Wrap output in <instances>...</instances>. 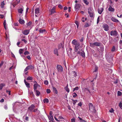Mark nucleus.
<instances>
[{"label":"nucleus","mask_w":122,"mask_h":122,"mask_svg":"<svg viewBox=\"0 0 122 122\" xmlns=\"http://www.w3.org/2000/svg\"><path fill=\"white\" fill-rule=\"evenodd\" d=\"M53 92L55 93L56 94L58 92L56 88L55 87H53Z\"/></svg>","instance_id":"nucleus-25"},{"label":"nucleus","mask_w":122,"mask_h":122,"mask_svg":"<svg viewBox=\"0 0 122 122\" xmlns=\"http://www.w3.org/2000/svg\"><path fill=\"white\" fill-rule=\"evenodd\" d=\"M23 8H20L18 10V13L20 14V15L21 16L23 15Z\"/></svg>","instance_id":"nucleus-10"},{"label":"nucleus","mask_w":122,"mask_h":122,"mask_svg":"<svg viewBox=\"0 0 122 122\" xmlns=\"http://www.w3.org/2000/svg\"><path fill=\"white\" fill-rule=\"evenodd\" d=\"M23 49H20V50H19V52L20 54V55H21V54L23 53L22 51H23Z\"/></svg>","instance_id":"nucleus-49"},{"label":"nucleus","mask_w":122,"mask_h":122,"mask_svg":"<svg viewBox=\"0 0 122 122\" xmlns=\"http://www.w3.org/2000/svg\"><path fill=\"white\" fill-rule=\"evenodd\" d=\"M72 43L74 45H75L79 42H78L76 40H74L72 41Z\"/></svg>","instance_id":"nucleus-17"},{"label":"nucleus","mask_w":122,"mask_h":122,"mask_svg":"<svg viewBox=\"0 0 122 122\" xmlns=\"http://www.w3.org/2000/svg\"><path fill=\"white\" fill-rule=\"evenodd\" d=\"M29 32L30 30H25L23 31L22 32L24 35H26L29 34Z\"/></svg>","instance_id":"nucleus-9"},{"label":"nucleus","mask_w":122,"mask_h":122,"mask_svg":"<svg viewBox=\"0 0 122 122\" xmlns=\"http://www.w3.org/2000/svg\"><path fill=\"white\" fill-rule=\"evenodd\" d=\"M103 10V8H98V12L99 14H101Z\"/></svg>","instance_id":"nucleus-15"},{"label":"nucleus","mask_w":122,"mask_h":122,"mask_svg":"<svg viewBox=\"0 0 122 122\" xmlns=\"http://www.w3.org/2000/svg\"><path fill=\"white\" fill-rule=\"evenodd\" d=\"M88 10V12L90 17L91 18H94V10L93 8H89Z\"/></svg>","instance_id":"nucleus-1"},{"label":"nucleus","mask_w":122,"mask_h":122,"mask_svg":"<svg viewBox=\"0 0 122 122\" xmlns=\"http://www.w3.org/2000/svg\"><path fill=\"white\" fill-rule=\"evenodd\" d=\"M56 69L58 72H61L63 71V68L60 65H57L56 66Z\"/></svg>","instance_id":"nucleus-2"},{"label":"nucleus","mask_w":122,"mask_h":122,"mask_svg":"<svg viewBox=\"0 0 122 122\" xmlns=\"http://www.w3.org/2000/svg\"><path fill=\"white\" fill-rule=\"evenodd\" d=\"M81 5L79 4H77L76 5V6L75 8H80V7Z\"/></svg>","instance_id":"nucleus-46"},{"label":"nucleus","mask_w":122,"mask_h":122,"mask_svg":"<svg viewBox=\"0 0 122 122\" xmlns=\"http://www.w3.org/2000/svg\"><path fill=\"white\" fill-rule=\"evenodd\" d=\"M102 27L105 31H107L109 30V27L107 24H104L102 25Z\"/></svg>","instance_id":"nucleus-3"},{"label":"nucleus","mask_w":122,"mask_h":122,"mask_svg":"<svg viewBox=\"0 0 122 122\" xmlns=\"http://www.w3.org/2000/svg\"><path fill=\"white\" fill-rule=\"evenodd\" d=\"M54 20H53V19H52L51 20V19H49L48 20V21L50 23H52Z\"/></svg>","instance_id":"nucleus-60"},{"label":"nucleus","mask_w":122,"mask_h":122,"mask_svg":"<svg viewBox=\"0 0 122 122\" xmlns=\"http://www.w3.org/2000/svg\"><path fill=\"white\" fill-rule=\"evenodd\" d=\"M37 87H40V86L38 84H34L33 86V88L34 90H36Z\"/></svg>","instance_id":"nucleus-11"},{"label":"nucleus","mask_w":122,"mask_h":122,"mask_svg":"<svg viewBox=\"0 0 122 122\" xmlns=\"http://www.w3.org/2000/svg\"><path fill=\"white\" fill-rule=\"evenodd\" d=\"M50 12L51 13V14H54V13H55V8H52L51 10H50Z\"/></svg>","instance_id":"nucleus-16"},{"label":"nucleus","mask_w":122,"mask_h":122,"mask_svg":"<svg viewBox=\"0 0 122 122\" xmlns=\"http://www.w3.org/2000/svg\"><path fill=\"white\" fill-rule=\"evenodd\" d=\"M24 82L26 87L28 88H29L30 87L29 83L26 82L25 79L24 80Z\"/></svg>","instance_id":"nucleus-19"},{"label":"nucleus","mask_w":122,"mask_h":122,"mask_svg":"<svg viewBox=\"0 0 122 122\" xmlns=\"http://www.w3.org/2000/svg\"><path fill=\"white\" fill-rule=\"evenodd\" d=\"M35 92H36V95L37 96H40V92L38 90H34Z\"/></svg>","instance_id":"nucleus-24"},{"label":"nucleus","mask_w":122,"mask_h":122,"mask_svg":"<svg viewBox=\"0 0 122 122\" xmlns=\"http://www.w3.org/2000/svg\"><path fill=\"white\" fill-rule=\"evenodd\" d=\"M73 96L74 98H75L77 96V95L76 92H74L73 93Z\"/></svg>","instance_id":"nucleus-43"},{"label":"nucleus","mask_w":122,"mask_h":122,"mask_svg":"<svg viewBox=\"0 0 122 122\" xmlns=\"http://www.w3.org/2000/svg\"><path fill=\"white\" fill-rule=\"evenodd\" d=\"M5 4L4 3V1H3V2H2L1 4V8H3L4 5Z\"/></svg>","instance_id":"nucleus-34"},{"label":"nucleus","mask_w":122,"mask_h":122,"mask_svg":"<svg viewBox=\"0 0 122 122\" xmlns=\"http://www.w3.org/2000/svg\"><path fill=\"white\" fill-rule=\"evenodd\" d=\"M120 48H122V41H120Z\"/></svg>","instance_id":"nucleus-55"},{"label":"nucleus","mask_w":122,"mask_h":122,"mask_svg":"<svg viewBox=\"0 0 122 122\" xmlns=\"http://www.w3.org/2000/svg\"><path fill=\"white\" fill-rule=\"evenodd\" d=\"M108 10L109 11L113 12L115 10L114 8H108Z\"/></svg>","instance_id":"nucleus-40"},{"label":"nucleus","mask_w":122,"mask_h":122,"mask_svg":"<svg viewBox=\"0 0 122 122\" xmlns=\"http://www.w3.org/2000/svg\"><path fill=\"white\" fill-rule=\"evenodd\" d=\"M19 22L20 24H22L24 23L25 21L24 20L20 19L19 20Z\"/></svg>","instance_id":"nucleus-30"},{"label":"nucleus","mask_w":122,"mask_h":122,"mask_svg":"<svg viewBox=\"0 0 122 122\" xmlns=\"http://www.w3.org/2000/svg\"><path fill=\"white\" fill-rule=\"evenodd\" d=\"M81 54L82 56L83 57L85 56V53L84 51H82L81 53Z\"/></svg>","instance_id":"nucleus-41"},{"label":"nucleus","mask_w":122,"mask_h":122,"mask_svg":"<svg viewBox=\"0 0 122 122\" xmlns=\"http://www.w3.org/2000/svg\"><path fill=\"white\" fill-rule=\"evenodd\" d=\"M83 1L86 5H88L89 4V2L87 1V0H83Z\"/></svg>","instance_id":"nucleus-38"},{"label":"nucleus","mask_w":122,"mask_h":122,"mask_svg":"<svg viewBox=\"0 0 122 122\" xmlns=\"http://www.w3.org/2000/svg\"><path fill=\"white\" fill-rule=\"evenodd\" d=\"M65 15L66 16V18H68L69 17V15L68 14H65Z\"/></svg>","instance_id":"nucleus-64"},{"label":"nucleus","mask_w":122,"mask_h":122,"mask_svg":"<svg viewBox=\"0 0 122 122\" xmlns=\"http://www.w3.org/2000/svg\"><path fill=\"white\" fill-rule=\"evenodd\" d=\"M92 54L93 56L95 57H98L99 56L98 52L96 51L93 50L92 51Z\"/></svg>","instance_id":"nucleus-5"},{"label":"nucleus","mask_w":122,"mask_h":122,"mask_svg":"<svg viewBox=\"0 0 122 122\" xmlns=\"http://www.w3.org/2000/svg\"><path fill=\"white\" fill-rule=\"evenodd\" d=\"M5 86L4 84L2 83L0 84V89L1 90L3 87Z\"/></svg>","instance_id":"nucleus-31"},{"label":"nucleus","mask_w":122,"mask_h":122,"mask_svg":"<svg viewBox=\"0 0 122 122\" xmlns=\"http://www.w3.org/2000/svg\"><path fill=\"white\" fill-rule=\"evenodd\" d=\"M71 100L73 102V104L74 105H75L76 103L77 102V100H74L72 99Z\"/></svg>","instance_id":"nucleus-36"},{"label":"nucleus","mask_w":122,"mask_h":122,"mask_svg":"<svg viewBox=\"0 0 122 122\" xmlns=\"http://www.w3.org/2000/svg\"><path fill=\"white\" fill-rule=\"evenodd\" d=\"M44 84L46 85H47L48 84V82L47 80H45L44 81Z\"/></svg>","instance_id":"nucleus-48"},{"label":"nucleus","mask_w":122,"mask_h":122,"mask_svg":"<svg viewBox=\"0 0 122 122\" xmlns=\"http://www.w3.org/2000/svg\"><path fill=\"white\" fill-rule=\"evenodd\" d=\"M109 111L110 112L112 113L114 112V110L112 108L111 109L109 110Z\"/></svg>","instance_id":"nucleus-53"},{"label":"nucleus","mask_w":122,"mask_h":122,"mask_svg":"<svg viewBox=\"0 0 122 122\" xmlns=\"http://www.w3.org/2000/svg\"><path fill=\"white\" fill-rule=\"evenodd\" d=\"M90 46L91 47H93L94 46H95L94 45V43H91L90 44Z\"/></svg>","instance_id":"nucleus-63"},{"label":"nucleus","mask_w":122,"mask_h":122,"mask_svg":"<svg viewBox=\"0 0 122 122\" xmlns=\"http://www.w3.org/2000/svg\"><path fill=\"white\" fill-rule=\"evenodd\" d=\"M35 13L36 14L35 15L36 16L38 15L39 13V8H36L35 10Z\"/></svg>","instance_id":"nucleus-12"},{"label":"nucleus","mask_w":122,"mask_h":122,"mask_svg":"<svg viewBox=\"0 0 122 122\" xmlns=\"http://www.w3.org/2000/svg\"><path fill=\"white\" fill-rule=\"evenodd\" d=\"M45 31V30L44 29H40L39 30V32L40 33H43Z\"/></svg>","instance_id":"nucleus-32"},{"label":"nucleus","mask_w":122,"mask_h":122,"mask_svg":"<svg viewBox=\"0 0 122 122\" xmlns=\"http://www.w3.org/2000/svg\"><path fill=\"white\" fill-rule=\"evenodd\" d=\"M29 69V68L27 66L25 69L24 71L25 72H26V71H27Z\"/></svg>","instance_id":"nucleus-56"},{"label":"nucleus","mask_w":122,"mask_h":122,"mask_svg":"<svg viewBox=\"0 0 122 122\" xmlns=\"http://www.w3.org/2000/svg\"><path fill=\"white\" fill-rule=\"evenodd\" d=\"M117 95L118 96H120L122 95V92L119 91H118L117 92Z\"/></svg>","instance_id":"nucleus-35"},{"label":"nucleus","mask_w":122,"mask_h":122,"mask_svg":"<svg viewBox=\"0 0 122 122\" xmlns=\"http://www.w3.org/2000/svg\"><path fill=\"white\" fill-rule=\"evenodd\" d=\"M33 78L32 77L30 76H29L28 77L27 79L28 80H32Z\"/></svg>","instance_id":"nucleus-37"},{"label":"nucleus","mask_w":122,"mask_h":122,"mask_svg":"<svg viewBox=\"0 0 122 122\" xmlns=\"http://www.w3.org/2000/svg\"><path fill=\"white\" fill-rule=\"evenodd\" d=\"M68 85H67L65 87V89L68 93H69V92L70 90L68 88Z\"/></svg>","instance_id":"nucleus-22"},{"label":"nucleus","mask_w":122,"mask_h":122,"mask_svg":"<svg viewBox=\"0 0 122 122\" xmlns=\"http://www.w3.org/2000/svg\"><path fill=\"white\" fill-rule=\"evenodd\" d=\"M58 120H59V121H60L62 120V119H63V118L61 116H59L58 117Z\"/></svg>","instance_id":"nucleus-47"},{"label":"nucleus","mask_w":122,"mask_h":122,"mask_svg":"<svg viewBox=\"0 0 122 122\" xmlns=\"http://www.w3.org/2000/svg\"><path fill=\"white\" fill-rule=\"evenodd\" d=\"M24 54L25 55H28V54H29V53L28 51H25L24 52Z\"/></svg>","instance_id":"nucleus-58"},{"label":"nucleus","mask_w":122,"mask_h":122,"mask_svg":"<svg viewBox=\"0 0 122 122\" xmlns=\"http://www.w3.org/2000/svg\"><path fill=\"white\" fill-rule=\"evenodd\" d=\"M4 15L2 14H0V17L2 19L4 18Z\"/></svg>","instance_id":"nucleus-59"},{"label":"nucleus","mask_w":122,"mask_h":122,"mask_svg":"<svg viewBox=\"0 0 122 122\" xmlns=\"http://www.w3.org/2000/svg\"><path fill=\"white\" fill-rule=\"evenodd\" d=\"M78 118L79 120L80 121V122H86L85 120H83L80 117H78Z\"/></svg>","instance_id":"nucleus-33"},{"label":"nucleus","mask_w":122,"mask_h":122,"mask_svg":"<svg viewBox=\"0 0 122 122\" xmlns=\"http://www.w3.org/2000/svg\"><path fill=\"white\" fill-rule=\"evenodd\" d=\"M3 24L4 28L5 30H6L7 28V26L6 25V23H3Z\"/></svg>","instance_id":"nucleus-45"},{"label":"nucleus","mask_w":122,"mask_h":122,"mask_svg":"<svg viewBox=\"0 0 122 122\" xmlns=\"http://www.w3.org/2000/svg\"><path fill=\"white\" fill-rule=\"evenodd\" d=\"M73 74L74 76H76V73L75 71H73Z\"/></svg>","instance_id":"nucleus-62"},{"label":"nucleus","mask_w":122,"mask_h":122,"mask_svg":"<svg viewBox=\"0 0 122 122\" xmlns=\"http://www.w3.org/2000/svg\"><path fill=\"white\" fill-rule=\"evenodd\" d=\"M43 102L45 103H47L49 102V100L48 99L46 98L43 100Z\"/></svg>","instance_id":"nucleus-23"},{"label":"nucleus","mask_w":122,"mask_h":122,"mask_svg":"<svg viewBox=\"0 0 122 122\" xmlns=\"http://www.w3.org/2000/svg\"><path fill=\"white\" fill-rule=\"evenodd\" d=\"M116 49L115 47L114 46H113L111 50V51H114Z\"/></svg>","instance_id":"nucleus-44"},{"label":"nucleus","mask_w":122,"mask_h":122,"mask_svg":"<svg viewBox=\"0 0 122 122\" xmlns=\"http://www.w3.org/2000/svg\"><path fill=\"white\" fill-rule=\"evenodd\" d=\"M46 23L44 22V21H42V22H41L39 24V26L41 28H43L45 27V25Z\"/></svg>","instance_id":"nucleus-6"},{"label":"nucleus","mask_w":122,"mask_h":122,"mask_svg":"<svg viewBox=\"0 0 122 122\" xmlns=\"http://www.w3.org/2000/svg\"><path fill=\"white\" fill-rule=\"evenodd\" d=\"M85 90L86 91L88 92H89V93H90V94L91 95V92L87 88H85Z\"/></svg>","instance_id":"nucleus-42"},{"label":"nucleus","mask_w":122,"mask_h":122,"mask_svg":"<svg viewBox=\"0 0 122 122\" xmlns=\"http://www.w3.org/2000/svg\"><path fill=\"white\" fill-rule=\"evenodd\" d=\"M20 1V0H17L15 2V4H18Z\"/></svg>","instance_id":"nucleus-57"},{"label":"nucleus","mask_w":122,"mask_h":122,"mask_svg":"<svg viewBox=\"0 0 122 122\" xmlns=\"http://www.w3.org/2000/svg\"><path fill=\"white\" fill-rule=\"evenodd\" d=\"M71 122H75V118H72L71 120Z\"/></svg>","instance_id":"nucleus-61"},{"label":"nucleus","mask_w":122,"mask_h":122,"mask_svg":"<svg viewBox=\"0 0 122 122\" xmlns=\"http://www.w3.org/2000/svg\"><path fill=\"white\" fill-rule=\"evenodd\" d=\"M114 22L118 23L119 22V21L117 19L114 18H112L111 19Z\"/></svg>","instance_id":"nucleus-18"},{"label":"nucleus","mask_w":122,"mask_h":122,"mask_svg":"<svg viewBox=\"0 0 122 122\" xmlns=\"http://www.w3.org/2000/svg\"><path fill=\"white\" fill-rule=\"evenodd\" d=\"M54 53L57 56H58V50L57 49H54Z\"/></svg>","instance_id":"nucleus-21"},{"label":"nucleus","mask_w":122,"mask_h":122,"mask_svg":"<svg viewBox=\"0 0 122 122\" xmlns=\"http://www.w3.org/2000/svg\"><path fill=\"white\" fill-rule=\"evenodd\" d=\"M94 44L95 46H100L101 45V43L99 42H95L94 43Z\"/></svg>","instance_id":"nucleus-26"},{"label":"nucleus","mask_w":122,"mask_h":122,"mask_svg":"<svg viewBox=\"0 0 122 122\" xmlns=\"http://www.w3.org/2000/svg\"><path fill=\"white\" fill-rule=\"evenodd\" d=\"M98 70V67L97 66H95V70L94 71V72H96Z\"/></svg>","instance_id":"nucleus-51"},{"label":"nucleus","mask_w":122,"mask_h":122,"mask_svg":"<svg viewBox=\"0 0 122 122\" xmlns=\"http://www.w3.org/2000/svg\"><path fill=\"white\" fill-rule=\"evenodd\" d=\"M117 32L116 31H111L110 33L111 36H117Z\"/></svg>","instance_id":"nucleus-8"},{"label":"nucleus","mask_w":122,"mask_h":122,"mask_svg":"<svg viewBox=\"0 0 122 122\" xmlns=\"http://www.w3.org/2000/svg\"><path fill=\"white\" fill-rule=\"evenodd\" d=\"M35 106L33 104L30 107H28V110L31 111L32 112L33 111V109L35 108Z\"/></svg>","instance_id":"nucleus-7"},{"label":"nucleus","mask_w":122,"mask_h":122,"mask_svg":"<svg viewBox=\"0 0 122 122\" xmlns=\"http://www.w3.org/2000/svg\"><path fill=\"white\" fill-rule=\"evenodd\" d=\"M29 69H34V65H30L28 66Z\"/></svg>","instance_id":"nucleus-29"},{"label":"nucleus","mask_w":122,"mask_h":122,"mask_svg":"<svg viewBox=\"0 0 122 122\" xmlns=\"http://www.w3.org/2000/svg\"><path fill=\"white\" fill-rule=\"evenodd\" d=\"M46 92L47 93L49 94L50 93L51 91L50 89H47L46 90Z\"/></svg>","instance_id":"nucleus-52"},{"label":"nucleus","mask_w":122,"mask_h":122,"mask_svg":"<svg viewBox=\"0 0 122 122\" xmlns=\"http://www.w3.org/2000/svg\"><path fill=\"white\" fill-rule=\"evenodd\" d=\"M79 89V87L78 86L76 87L75 88H74V89L73 91H74L75 90H77Z\"/></svg>","instance_id":"nucleus-54"},{"label":"nucleus","mask_w":122,"mask_h":122,"mask_svg":"<svg viewBox=\"0 0 122 122\" xmlns=\"http://www.w3.org/2000/svg\"><path fill=\"white\" fill-rule=\"evenodd\" d=\"M119 106L122 109V103L121 102H120L119 104Z\"/></svg>","instance_id":"nucleus-50"},{"label":"nucleus","mask_w":122,"mask_h":122,"mask_svg":"<svg viewBox=\"0 0 122 122\" xmlns=\"http://www.w3.org/2000/svg\"><path fill=\"white\" fill-rule=\"evenodd\" d=\"M75 51L77 52V54H78L80 55L81 54V51L80 49L75 50Z\"/></svg>","instance_id":"nucleus-28"},{"label":"nucleus","mask_w":122,"mask_h":122,"mask_svg":"<svg viewBox=\"0 0 122 122\" xmlns=\"http://www.w3.org/2000/svg\"><path fill=\"white\" fill-rule=\"evenodd\" d=\"M86 20V18H84V17H83L82 18L81 20H82V22H84Z\"/></svg>","instance_id":"nucleus-39"},{"label":"nucleus","mask_w":122,"mask_h":122,"mask_svg":"<svg viewBox=\"0 0 122 122\" xmlns=\"http://www.w3.org/2000/svg\"><path fill=\"white\" fill-rule=\"evenodd\" d=\"M91 25V23H86L84 25V27L85 28L86 27L90 26Z\"/></svg>","instance_id":"nucleus-20"},{"label":"nucleus","mask_w":122,"mask_h":122,"mask_svg":"<svg viewBox=\"0 0 122 122\" xmlns=\"http://www.w3.org/2000/svg\"><path fill=\"white\" fill-rule=\"evenodd\" d=\"M89 109L92 112H94L95 111V108L91 103H90L89 104Z\"/></svg>","instance_id":"nucleus-4"},{"label":"nucleus","mask_w":122,"mask_h":122,"mask_svg":"<svg viewBox=\"0 0 122 122\" xmlns=\"http://www.w3.org/2000/svg\"><path fill=\"white\" fill-rule=\"evenodd\" d=\"M32 22L31 21H30L27 24V27L28 28H30V29H31L32 28L31 25V24Z\"/></svg>","instance_id":"nucleus-13"},{"label":"nucleus","mask_w":122,"mask_h":122,"mask_svg":"<svg viewBox=\"0 0 122 122\" xmlns=\"http://www.w3.org/2000/svg\"><path fill=\"white\" fill-rule=\"evenodd\" d=\"M75 46L76 49L75 50H77L79 49L80 47V45L79 42Z\"/></svg>","instance_id":"nucleus-14"},{"label":"nucleus","mask_w":122,"mask_h":122,"mask_svg":"<svg viewBox=\"0 0 122 122\" xmlns=\"http://www.w3.org/2000/svg\"><path fill=\"white\" fill-rule=\"evenodd\" d=\"M48 117L49 119L51 121H52L54 120L53 116H48Z\"/></svg>","instance_id":"nucleus-27"}]
</instances>
